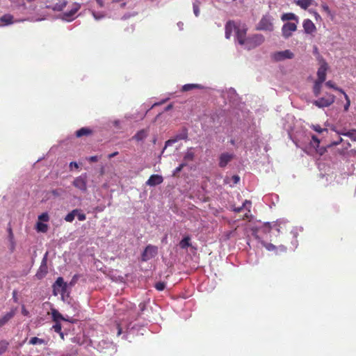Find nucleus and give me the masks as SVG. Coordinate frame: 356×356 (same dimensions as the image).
I'll return each instance as SVG.
<instances>
[{
    "label": "nucleus",
    "mask_w": 356,
    "mask_h": 356,
    "mask_svg": "<svg viewBox=\"0 0 356 356\" xmlns=\"http://www.w3.org/2000/svg\"><path fill=\"white\" fill-rule=\"evenodd\" d=\"M264 41V37L262 35L256 34L247 38L242 46L245 49L250 50L261 44Z\"/></svg>",
    "instance_id": "obj_1"
},
{
    "label": "nucleus",
    "mask_w": 356,
    "mask_h": 356,
    "mask_svg": "<svg viewBox=\"0 0 356 356\" xmlns=\"http://www.w3.org/2000/svg\"><path fill=\"white\" fill-rule=\"evenodd\" d=\"M335 100L334 95L327 93L324 97L319 98L318 99L314 100L312 104L318 108H323L324 107H328L332 105Z\"/></svg>",
    "instance_id": "obj_2"
},
{
    "label": "nucleus",
    "mask_w": 356,
    "mask_h": 356,
    "mask_svg": "<svg viewBox=\"0 0 356 356\" xmlns=\"http://www.w3.org/2000/svg\"><path fill=\"white\" fill-rule=\"evenodd\" d=\"M67 284L64 282L63 278L59 277L53 284V294L57 296L58 293L64 294L67 291Z\"/></svg>",
    "instance_id": "obj_3"
},
{
    "label": "nucleus",
    "mask_w": 356,
    "mask_h": 356,
    "mask_svg": "<svg viewBox=\"0 0 356 356\" xmlns=\"http://www.w3.org/2000/svg\"><path fill=\"white\" fill-rule=\"evenodd\" d=\"M257 29L272 31L273 26L272 19L269 16H264L258 24Z\"/></svg>",
    "instance_id": "obj_4"
},
{
    "label": "nucleus",
    "mask_w": 356,
    "mask_h": 356,
    "mask_svg": "<svg viewBox=\"0 0 356 356\" xmlns=\"http://www.w3.org/2000/svg\"><path fill=\"white\" fill-rule=\"evenodd\" d=\"M158 248L156 246L149 245H147L143 254H142V259L143 261H147L153 257H154L157 254Z\"/></svg>",
    "instance_id": "obj_5"
},
{
    "label": "nucleus",
    "mask_w": 356,
    "mask_h": 356,
    "mask_svg": "<svg viewBox=\"0 0 356 356\" xmlns=\"http://www.w3.org/2000/svg\"><path fill=\"white\" fill-rule=\"evenodd\" d=\"M294 57V54L290 50H284L281 51L275 52L273 58L276 61H281L285 59H291Z\"/></svg>",
    "instance_id": "obj_6"
},
{
    "label": "nucleus",
    "mask_w": 356,
    "mask_h": 356,
    "mask_svg": "<svg viewBox=\"0 0 356 356\" xmlns=\"http://www.w3.org/2000/svg\"><path fill=\"white\" fill-rule=\"evenodd\" d=\"M73 185L82 191H86L87 189V175L83 174L76 177L74 181Z\"/></svg>",
    "instance_id": "obj_7"
},
{
    "label": "nucleus",
    "mask_w": 356,
    "mask_h": 356,
    "mask_svg": "<svg viewBox=\"0 0 356 356\" xmlns=\"http://www.w3.org/2000/svg\"><path fill=\"white\" fill-rule=\"evenodd\" d=\"M81 5L75 3L72 5L71 10L69 12L64 13L62 15L61 19L65 21L70 22L74 19V15L80 9Z\"/></svg>",
    "instance_id": "obj_8"
},
{
    "label": "nucleus",
    "mask_w": 356,
    "mask_h": 356,
    "mask_svg": "<svg viewBox=\"0 0 356 356\" xmlns=\"http://www.w3.org/2000/svg\"><path fill=\"white\" fill-rule=\"evenodd\" d=\"M47 255L48 252H46L40 264V266L35 275L38 279H42L47 273Z\"/></svg>",
    "instance_id": "obj_9"
},
{
    "label": "nucleus",
    "mask_w": 356,
    "mask_h": 356,
    "mask_svg": "<svg viewBox=\"0 0 356 356\" xmlns=\"http://www.w3.org/2000/svg\"><path fill=\"white\" fill-rule=\"evenodd\" d=\"M297 26L295 23L288 22L284 24L282 29V35L285 38L291 36L292 33L296 31Z\"/></svg>",
    "instance_id": "obj_10"
},
{
    "label": "nucleus",
    "mask_w": 356,
    "mask_h": 356,
    "mask_svg": "<svg viewBox=\"0 0 356 356\" xmlns=\"http://www.w3.org/2000/svg\"><path fill=\"white\" fill-rule=\"evenodd\" d=\"M327 70V64L324 61L321 63L317 71L318 79L316 81L324 82L326 79V71Z\"/></svg>",
    "instance_id": "obj_11"
},
{
    "label": "nucleus",
    "mask_w": 356,
    "mask_h": 356,
    "mask_svg": "<svg viewBox=\"0 0 356 356\" xmlns=\"http://www.w3.org/2000/svg\"><path fill=\"white\" fill-rule=\"evenodd\" d=\"M303 28H304L305 32L307 34H312V33L316 32V26L309 19L304 20Z\"/></svg>",
    "instance_id": "obj_12"
},
{
    "label": "nucleus",
    "mask_w": 356,
    "mask_h": 356,
    "mask_svg": "<svg viewBox=\"0 0 356 356\" xmlns=\"http://www.w3.org/2000/svg\"><path fill=\"white\" fill-rule=\"evenodd\" d=\"M163 181L162 176L159 175H153L150 176L147 181L146 184L150 186H154L161 184Z\"/></svg>",
    "instance_id": "obj_13"
},
{
    "label": "nucleus",
    "mask_w": 356,
    "mask_h": 356,
    "mask_svg": "<svg viewBox=\"0 0 356 356\" xmlns=\"http://www.w3.org/2000/svg\"><path fill=\"white\" fill-rule=\"evenodd\" d=\"M234 158V155L232 154L229 153H222L220 156V161L219 165L221 168H223L227 165V164Z\"/></svg>",
    "instance_id": "obj_14"
},
{
    "label": "nucleus",
    "mask_w": 356,
    "mask_h": 356,
    "mask_svg": "<svg viewBox=\"0 0 356 356\" xmlns=\"http://www.w3.org/2000/svg\"><path fill=\"white\" fill-rule=\"evenodd\" d=\"M236 40H237L238 42L241 45H243L245 39L247 38L245 37L246 29L245 28L239 29L237 27L236 29Z\"/></svg>",
    "instance_id": "obj_15"
},
{
    "label": "nucleus",
    "mask_w": 356,
    "mask_h": 356,
    "mask_svg": "<svg viewBox=\"0 0 356 356\" xmlns=\"http://www.w3.org/2000/svg\"><path fill=\"white\" fill-rule=\"evenodd\" d=\"M187 138V134L186 132H183L180 134L177 135L175 138L169 139L165 142V147L163 149H165L168 146H170L172 144L175 143L178 140H184ZM164 150H163V152Z\"/></svg>",
    "instance_id": "obj_16"
},
{
    "label": "nucleus",
    "mask_w": 356,
    "mask_h": 356,
    "mask_svg": "<svg viewBox=\"0 0 356 356\" xmlns=\"http://www.w3.org/2000/svg\"><path fill=\"white\" fill-rule=\"evenodd\" d=\"M51 314L53 318V321L56 323H59L60 321H65L71 322L70 319L65 318L63 315L56 309H51Z\"/></svg>",
    "instance_id": "obj_17"
},
{
    "label": "nucleus",
    "mask_w": 356,
    "mask_h": 356,
    "mask_svg": "<svg viewBox=\"0 0 356 356\" xmlns=\"http://www.w3.org/2000/svg\"><path fill=\"white\" fill-rule=\"evenodd\" d=\"M236 28L237 27L236 26L234 22H232V21L227 22L225 25V38L227 39H229L232 35V31H236Z\"/></svg>",
    "instance_id": "obj_18"
},
{
    "label": "nucleus",
    "mask_w": 356,
    "mask_h": 356,
    "mask_svg": "<svg viewBox=\"0 0 356 356\" xmlns=\"http://www.w3.org/2000/svg\"><path fill=\"white\" fill-rule=\"evenodd\" d=\"M15 314V310L13 309L3 316L0 318V327L6 324Z\"/></svg>",
    "instance_id": "obj_19"
},
{
    "label": "nucleus",
    "mask_w": 356,
    "mask_h": 356,
    "mask_svg": "<svg viewBox=\"0 0 356 356\" xmlns=\"http://www.w3.org/2000/svg\"><path fill=\"white\" fill-rule=\"evenodd\" d=\"M147 130L142 129L138 131L136 135L134 136V138L138 141L143 140L147 136Z\"/></svg>",
    "instance_id": "obj_20"
},
{
    "label": "nucleus",
    "mask_w": 356,
    "mask_h": 356,
    "mask_svg": "<svg viewBox=\"0 0 356 356\" xmlns=\"http://www.w3.org/2000/svg\"><path fill=\"white\" fill-rule=\"evenodd\" d=\"M0 21L3 25H8L13 23V17L11 15L6 14L0 17Z\"/></svg>",
    "instance_id": "obj_21"
},
{
    "label": "nucleus",
    "mask_w": 356,
    "mask_h": 356,
    "mask_svg": "<svg viewBox=\"0 0 356 356\" xmlns=\"http://www.w3.org/2000/svg\"><path fill=\"white\" fill-rule=\"evenodd\" d=\"M323 82L316 81L313 87V92L316 97L319 96L321 92V87Z\"/></svg>",
    "instance_id": "obj_22"
},
{
    "label": "nucleus",
    "mask_w": 356,
    "mask_h": 356,
    "mask_svg": "<svg viewBox=\"0 0 356 356\" xmlns=\"http://www.w3.org/2000/svg\"><path fill=\"white\" fill-rule=\"evenodd\" d=\"M194 157H195V154L193 152V149L189 148L184 154V161L186 163V161H191L194 159Z\"/></svg>",
    "instance_id": "obj_23"
},
{
    "label": "nucleus",
    "mask_w": 356,
    "mask_h": 356,
    "mask_svg": "<svg viewBox=\"0 0 356 356\" xmlns=\"http://www.w3.org/2000/svg\"><path fill=\"white\" fill-rule=\"evenodd\" d=\"M313 0H297L296 3L303 9H307L311 4Z\"/></svg>",
    "instance_id": "obj_24"
},
{
    "label": "nucleus",
    "mask_w": 356,
    "mask_h": 356,
    "mask_svg": "<svg viewBox=\"0 0 356 356\" xmlns=\"http://www.w3.org/2000/svg\"><path fill=\"white\" fill-rule=\"evenodd\" d=\"M339 135L346 136L350 138L352 140L356 141V130L353 129L347 132L337 131Z\"/></svg>",
    "instance_id": "obj_25"
},
{
    "label": "nucleus",
    "mask_w": 356,
    "mask_h": 356,
    "mask_svg": "<svg viewBox=\"0 0 356 356\" xmlns=\"http://www.w3.org/2000/svg\"><path fill=\"white\" fill-rule=\"evenodd\" d=\"M79 212V210L78 209H74L73 211H72L70 213H69L65 217V220L67 221V222H72L76 215V213H78Z\"/></svg>",
    "instance_id": "obj_26"
},
{
    "label": "nucleus",
    "mask_w": 356,
    "mask_h": 356,
    "mask_svg": "<svg viewBox=\"0 0 356 356\" xmlns=\"http://www.w3.org/2000/svg\"><path fill=\"white\" fill-rule=\"evenodd\" d=\"M190 237L186 236L184 237L179 243V245L182 249H185L191 245L190 243Z\"/></svg>",
    "instance_id": "obj_27"
},
{
    "label": "nucleus",
    "mask_w": 356,
    "mask_h": 356,
    "mask_svg": "<svg viewBox=\"0 0 356 356\" xmlns=\"http://www.w3.org/2000/svg\"><path fill=\"white\" fill-rule=\"evenodd\" d=\"M91 133V131L88 128H81L76 132L77 137H81L83 136L88 135Z\"/></svg>",
    "instance_id": "obj_28"
},
{
    "label": "nucleus",
    "mask_w": 356,
    "mask_h": 356,
    "mask_svg": "<svg viewBox=\"0 0 356 356\" xmlns=\"http://www.w3.org/2000/svg\"><path fill=\"white\" fill-rule=\"evenodd\" d=\"M44 343V339L38 338L36 337H32L29 341V343H31L32 345L42 344Z\"/></svg>",
    "instance_id": "obj_29"
},
{
    "label": "nucleus",
    "mask_w": 356,
    "mask_h": 356,
    "mask_svg": "<svg viewBox=\"0 0 356 356\" xmlns=\"http://www.w3.org/2000/svg\"><path fill=\"white\" fill-rule=\"evenodd\" d=\"M282 20H294L297 19V17L293 13H286L282 17Z\"/></svg>",
    "instance_id": "obj_30"
},
{
    "label": "nucleus",
    "mask_w": 356,
    "mask_h": 356,
    "mask_svg": "<svg viewBox=\"0 0 356 356\" xmlns=\"http://www.w3.org/2000/svg\"><path fill=\"white\" fill-rule=\"evenodd\" d=\"M310 144L315 149H316L318 147H319L320 140L316 136H312Z\"/></svg>",
    "instance_id": "obj_31"
},
{
    "label": "nucleus",
    "mask_w": 356,
    "mask_h": 356,
    "mask_svg": "<svg viewBox=\"0 0 356 356\" xmlns=\"http://www.w3.org/2000/svg\"><path fill=\"white\" fill-rule=\"evenodd\" d=\"M67 1H63L62 2L58 3L54 6V10L60 11L66 6Z\"/></svg>",
    "instance_id": "obj_32"
},
{
    "label": "nucleus",
    "mask_w": 356,
    "mask_h": 356,
    "mask_svg": "<svg viewBox=\"0 0 356 356\" xmlns=\"http://www.w3.org/2000/svg\"><path fill=\"white\" fill-rule=\"evenodd\" d=\"M8 343L6 341H0V355H2L8 348Z\"/></svg>",
    "instance_id": "obj_33"
},
{
    "label": "nucleus",
    "mask_w": 356,
    "mask_h": 356,
    "mask_svg": "<svg viewBox=\"0 0 356 356\" xmlns=\"http://www.w3.org/2000/svg\"><path fill=\"white\" fill-rule=\"evenodd\" d=\"M200 86L197 84H186L182 87L183 91H188L193 88H200Z\"/></svg>",
    "instance_id": "obj_34"
},
{
    "label": "nucleus",
    "mask_w": 356,
    "mask_h": 356,
    "mask_svg": "<svg viewBox=\"0 0 356 356\" xmlns=\"http://www.w3.org/2000/svg\"><path fill=\"white\" fill-rule=\"evenodd\" d=\"M37 229L39 232H46L47 231V225L42 222H38L37 223Z\"/></svg>",
    "instance_id": "obj_35"
},
{
    "label": "nucleus",
    "mask_w": 356,
    "mask_h": 356,
    "mask_svg": "<svg viewBox=\"0 0 356 356\" xmlns=\"http://www.w3.org/2000/svg\"><path fill=\"white\" fill-rule=\"evenodd\" d=\"M325 85L327 86H328L329 88H333V89H334L336 90H338V91L341 92V93H344V91L342 89L336 87L335 85L334 84V83L332 81H327L325 83Z\"/></svg>",
    "instance_id": "obj_36"
},
{
    "label": "nucleus",
    "mask_w": 356,
    "mask_h": 356,
    "mask_svg": "<svg viewBox=\"0 0 356 356\" xmlns=\"http://www.w3.org/2000/svg\"><path fill=\"white\" fill-rule=\"evenodd\" d=\"M186 165V162L181 163L173 172V175H177L178 173H179L181 170Z\"/></svg>",
    "instance_id": "obj_37"
},
{
    "label": "nucleus",
    "mask_w": 356,
    "mask_h": 356,
    "mask_svg": "<svg viewBox=\"0 0 356 356\" xmlns=\"http://www.w3.org/2000/svg\"><path fill=\"white\" fill-rule=\"evenodd\" d=\"M38 219L40 220H42V221H44V222H47L49 220V216L47 213H42L41 215H40L38 216Z\"/></svg>",
    "instance_id": "obj_38"
},
{
    "label": "nucleus",
    "mask_w": 356,
    "mask_h": 356,
    "mask_svg": "<svg viewBox=\"0 0 356 356\" xmlns=\"http://www.w3.org/2000/svg\"><path fill=\"white\" fill-rule=\"evenodd\" d=\"M155 287L158 291H163L165 287V284L164 282H158L155 284Z\"/></svg>",
    "instance_id": "obj_39"
},
{
    "label": "nucleus",
    "mask_w": 356,
    "mask_h": 356,
    "mask_svg": "<svg viewBox=\"0 0 356 356\" xmlns=\"http://www.w3.org/2000/svg\"><path fill=\"white\" fill-rule=\"evenodd\" d=\"M264 247L269 251L275 250L276 247L272 243H264Z\"/></svg>",
    "instance_id": "obj_40"
},
{
    "label": "nucleus",
    "mask_w": 356,
    "mask_h": 356,
    "mask_svg": "<svg viewBox=\"0 0 356 356\" xmlns=\"http://www.w3.org/2000/svg\"><path fill=\"white\" fill-rule=\"evenodd\" d=\"M343 94L344 95V97H345V99L346 100V104L344 106V110L345 111H348V108L350 106V102L348 96L345 92L343 93Z\"/></svg>",
    "instance_id": "obj_41"
},
{
    "label": "nucleus",
    "mask_w": 356,
    "mask_h": 356,
    "mask_svg": "<svg viewBox=\"0 0 356 356\" xmlns=\"http://www.w3.org/2000/svg\"><path fill=\"white\" fill-rule=\"evenodd\" d=\"M92 15H93L94 18L96 20H99V19H101L104 17V14L97 13H95L94 11L92 12Z\"/></svg>",
    "instance_id": "obj_42"
},
{
    "label": "nucleus",
    "mask_w": 356,
    "mask_h": 356,
    "mask_svg": "<svg viewBox=\"0 0 356 356\" xmlns=\"http://www.w3.org/2000/svg\"><path fill=\"white\" fill-rule=\"evenodd\" d=\"M52 328L56 332H60L61 331V325L60 323H56L54 325H53Z\"/></svg>",
    "instance_id": "obj_43"
},
{
    "label": "nucleus",
    "mask_w": 356,
    "mask_h": 356,
    "mask_svg": "<svg viewBox=\"0 0 356 356\" xmlns=\"http://www.w3.org/2000/svg\"><path fill=\"white\" fill-rule=\"evenodd\" d=\"M76 216H77L79 220L80 221H83L86 218V214L80 213L79 211L78 212V213H76Z\"/></svg>",
    "instance_id": "obj_44"
},
{
    "label": "nucleus",
    "mask_w": 356,
    "mask_h": 356,
    "mask_svg": "<svg viewBox=\"0 0 356 356\" xmlns=\"http://www.w3.org/2000/svg\"><path fill=\"white\" fill-rule=\"evenodd\" d=\"M193 12L196 17H197L199 15L200 9H199L198 6L196 4V3H193Z\"/></svg>",
    "instance_id": "obj_45"
},
{
    "label": "nucleus",
    "mask_w": 356,
    "mask_h": 356,
    "mask_svg": "<svg viewBox=\"0 0 356 356\" xmlns=\"http://www.w3.org/2000/svg\"><path fill=\"white\" fill-rule=\"evenodd\" d=\"M313 129L318 133H322L323 131H327L326 129H322L319 125H314Z\"/></svg>",
    "instance_id": "obj_46"
},
{
    "label": "nucleus",
    "mask_w": 356,
    "mask_h": 356,
    "mask_svg": "<svg viewBox=\"0 0 356 356\" xmlns=\"http://www.w3.org/2000/svg\"><path fill=\"white\" fill-rule=\"evenodd\" d=\"M316 152L318 154H319L320 155H323L325 151H326V148L324 147H318L316 149Z\"/></svg>",
    "instance_id": "obj_47"
},
{
    "label": "nucleus",
    "mask_w": 356,
    "mask_h": 356,
    "mask_svg": "<svg viewBox=\"0 0 356 356\" xmlns=\"http://www.w3.org/2000/svg\"><path fill=\"white\" fill-rule=\"evenodd\" d=\"M250 204H251L250 201L245 200V201L243 202V204L242 207H243V209H244V208H247V206L248 205V211L250 212Z\"/></svg>",
    "instance_id": "obj_48"
},
{
    "label": "nucleus",
    "mask_w": 356,
    "mask_h": 356,
    "mask_svg": "<svg viewBox=\"0 0 356 356\" xmlns=\"http://www.w3.org/2000/svg\"><path fill=\"white\" fill-rule=\"evenodd\" d=\"M343 139L341 138H339L338 140L332 142L330 146H336L340 144L342 142Z\"/></svg>",
    "instance_id": "obj_49"
},
{
    "label": "nucleus",
    "mask_w": 356,
    "mask_h": 356,
    "mask_svg": "<svg viewBox=\"0 0 356 356\" xmlns=\"http://www.w3.org/2000/svg\"><path fill=\"white\" fill-rule=\"evenodd\" d=\"M321 8H322V9H323L324 11H325V12H326V13H330V8H329V7H328V6H327V4H325V3L322 4V5H321Z\"/></svg>",
    "instance_id": "obj_50"
},
{
    "label": "nucleus",
    "mask_w": 356,
    "mask_h": 356,
    "mask_svg": "<svg viewBox=\"0 0 356 356\" xmlns=\"http://www.w3.org/2000/svg\"><path fill=\"white\" fill-rule=\"evenodd\" d=\"M88 160L90 162H97L98 161V156H90Z\"/></svg>",
    "instance_id": "obj_51"
},
{
    "label": "nucleus",
    "mask_w": 356,
    "mask_h": 356,
    "mask_svg": "<svg viewBox=\"0 0 356 356\" xmlns=\"http://www.w3.org/2000/svg\"><path fill=\"white\" fill-rule=\"evenodd\" d=\"M232 179L234 184H238L240 180V177L238 175H234Z\"/></svg>",
    "instance_id": "obj_52"
},
{
    "label": "nucleus",
    "mask_w": 356,
    "mask_h": 356,
    "mask_svg": "<svg viewBox=\"0 0 356 356\" xmlns=\"http://www.w3.org/2000/svg\"><path fill=\"white\" fill-rule=\"evenodd\" d=\"M311 13H312L314 15V17L316 20H318L321 19V16L319 15V14L316 12V11H313V10H310Z\"/></svg>",
    "instance_id": "obj_53"
},
{
    "label": "nucleus",
    "mask_w": 356,
    "mask_h": 356,
    "mask_svg": "<svg viewBox=\"0 0 356 356\" xmlns=\"http://www.w3.org/2000/svg\"><path fill=\"white\" fill-rule=\"evenodd\" d=\"M22 313L24 316H28L29 314V312L25 309V307L24 306L22 307Z\"/></svg>",
    "instance_id": "obj_54"
},
{
    "label": "nucleus",
    "mask_w": 356,
    "mask_h": 356,
    "mask_svg": "<svg viewBox=\"0 0 356 356\" xmlns=\"http://www.w3.org/2000/svg\"><path fill=\"white\" fill-rule=\"evenodd\" d=\"M8 232H9V239L13 240V232H12V229L10 227L8 229Z\"/></svg>",
    "instance_id": "obj_55"
},
{
    "label": "nucleus",
    "mask_w": 356,
    "mask_h": 356,
    "mask_svg": "<svg viewBox=\"0 0 356 356\" xmlns=\"http://www.w3.org/2000/svg\"><path fill=\"white\" fill-rule=\"evenodd\" d=\"M120 121L119 120H115L114 122H113V125L116 127H120Z\"/></svg>",
    "instance_id": "obj_56"
},
{
    "label": "nucleus",
    "mask_w": 356,
    "mask_h": 356,
    "mask_svg": "<svg viewBox=\"0 0 356 356\" xmlns=\"http://www.w3.org/2000/svg\"><path fill=\"white\" fill-rule=\"evenodd\" d=\"M243 207L242 206L239 207H236V208L234 209V211L238 213V212H241L243 210Z\"/></svg>",
    "instance_id": "obj_57"
},
{
    "label": "nucleus",
    "mask_w": 356,
    "mask_h": 356,
    "mask_svg": "<svg viewBox=\"0 0 356 356\" xmlns=\"http://www.w3.org/2000/svg\"><path fill=\"white\" fill-rule=\"evenodd\" d=\"M118 154V152H113L112 154H108V159H111V158L117 156Z\"/></svg>",
    "instance_id": "obj_58"
},
{
    "label": "nucleus",
    "mask_w": 356,
    "mask_h": 356,
    "mask_svg": "<svg viewBox=\"0 0 356 356\" xmlns=\"http://www.w3.org/2000/svg\"><path fill=\"white\" fill-rule=\"evenodd\" d=\"M70 167L74 166V168H79L78 164H77L76 162H74V161H73V162H71V163H70Z\"/></svg>",
    "instance_id": "obj_59"
},
{
    "label": "nucleus",
    "mask_w": 356,
    "mask_h": 356,
    "mask_svg": "<svg viewBox=\"0 0 356 356\" xmlns=\"http://www.w3.org/2000/svg\"><path fill=\"white\" fill-rule=\"evenodd\" d=\"M100 7L104 6V0H96Z\"/></svg>",
    "instance_id": "obj_60"
},
{
    "label": "nucleus",
    "mask_w": 356,
    "mask_h": 356,
    "mask_svg": "<svg viewBox=\"0 0 356 356\" xmlns=\"http://www.w3.org/2000/svg\"><path fill=\"white\" fill-rule=\"evenodd\" d=\"M10 243H11V247H10V249L11 250L13 251L15 248V243H14V240H10Z\"/></svg>",
    "instance_id": "obj_61"
},
{
    "label": "nucleus",
    "mask_w": 356,
    "mask_h": 356,
    "mask_svg": "<svg viewBox=\"0 0 356 356\" xmlns=\"http://www.w3.org/2000/svg\"><path fill=\"white\" fill-rule=\"evenodd\" d=\"M173 107L172 104H169L166 108H165V111H170V109H172Z\"/></svg>",
    "instance_id": "obj_62"
},
{
    "label": "nucleus",
    "mask_w": 356,
    "mask_h": 356,
    "mask_svg": "<svg viewBox=\"0 0 356 356\" xmlns=\"http://www.w3.org/2000/svg\"><path fill=\"white\" fill-rule=\"evenodd\" d=\"M118 335H120L122 333V328L120 327V325H118Z\"/></svg>",
    "instance_id": "obj_63"
},
{
    "label": "nucleus",
    "mask_w": 356,
    "mask_h": 356,
    "mask_svg": "<svg viewBox=\"0 0 356 356\" xmlns=\"http://www.w3.org/2000/svg\"><path fill=\"white\" fill-rule=\"evenodd\" d=\"M124 118H125L126 119L129 120V119L132 118V116H131V115H128V114H127V115H125Z\"/></svg>",
    "instance_id": "obj_64"
}]
</instances>
